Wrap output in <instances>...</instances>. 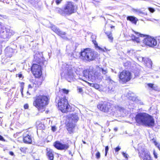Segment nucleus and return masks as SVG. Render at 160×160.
<instances>
[{
	"mask_svg": "<svg viewBox=\"0 0 160 160\" xmlns=\"http://www.w3.org/2000/svg\"><path fill=\"white\" fill-rule=\"evenodd\" d=\"M69 154H72V152H71V151H69Z\"/></svg>",
	"mask_w": 160,
	"mask_h": 160,
	"instance_id": "obj_57",
	"label": "nucleus"
},
{
	"mask_svg": "<svg viewBox=\"0 0 160 160\" xmlns=\"http://www.w3.org/2000/svg\"><path fill=\"white\" fill-rule=\"evenodd\" d=\"M41 64L34 63L32 67V72L36 77H39L42 75Z\"/></svg>",
	"mask_w": 160,
	"mask_h": 160,
	"instance_id": "obj_11",
	"label": "nucleus"
},
{
	"mask_svg": "<svg viewBox=\"0 0 160 160\" xmlns=\"http://www.w3.org/2000/svg\"><path fill=\"white\" fill-rule=\"evenodd\" d=\"M58 107L61 111L64 113L69 111L70 105L65 97L61 98L58 103Z\"/></svg>",
	"mask_w": 160,
	"mask_h": 160,
	"instance_id": "obj_8",
	"label": "nucleus"
},
{
	"mask_svg": "<svg viewBox=\"0 0 160 160\" xmlns=\"http://www.w3.org/2000/svg\"><path fill=\"white\" fill-rule=\"evenodd\" d=\"M92 42H93L95 47L97 48L99 50L103 51L104 52H105V51L106 50V48H102L98 46V43L96 41L93 40Z\"/></svg>",
	"mask_w": 160,
	"mask_h": 160,
	"instance_id": "obj_27",
	"label": "nucleus"
},
{
	"mask_svg": "<svg viewBox=\"0 0 160 160\" xmlns=\"http://www.w3.org/2000/svg\"><path fill=\"white\" fill-rule=\"evenodd\" d=\"M133 51L132 50H128L127 51V53L131 56L132 55Z\"/></svg>",
	"mask_w": 160,
	"mask_h": 160,
	"instance_id": "obj_36",
	"label": "nucleus"
},
{
	"mask_svg": "<svg viewBox=\"0 0 160 160\" xmlns=\"http://www.w3.org/2000/svg\"><path fill=\"white\" fill-rule=\"evenodd\" d=\"M56 11L62 16L70 15L75 12V6L72 2H68L63 8H57Z\"/></svg>",
	"mask_w": 160,
	"mask_h": 160,
	"instance_id": "obj_3",
	"label": "nucleus"
},
{
	"mask_svg": "<svg viewBox=\"0 0 160 160\" xmlns=\"http://www.w3.org/2000/svg\"><path fill=\"white\" fill-rule=\"evenodd\" d=\"M108 39L111 41V42H112V41L113 40V37L112 36V34L111 35H109V36H108Z\"/></svg>",
	"mask_w": 160,
	"mask_h": 160,
	"instance_id": "obj_37",
	"label": "nucleus"
},
{
	"mask_svg": "<svg viewBox=\"0 0 160 160\" xmlns=\"http://www.w3.org/2000/svg\"><path fill=\"white\" fill-rule=\"evenodd\" d=\"M122 154L123 156L125 158H128L127 155L125 153L122 152Z\"/></svg>",
	"mask_w": 160,
	"mask_h": 160,
	"instance_id": "obj_47",
	"label": "nucleus"
},
{
	"mask_svg": "<svg viewBox=\"0 0 160 160\" xmlns=\"http://www.w3.org/2000/svg\"><path fill=\"white\" fill-rule=\"evenodd\" d=\"M62 0H53L52 2V4L54 2V1H55L57 5H58L61 3Z\"/></svg>",
	"mask_w": 160,
	"mask_h": 160,
	"instance_id": "obj_34",
	"label": "nucleus"
},
{
	"mask_svg": "<svg viewBox=\"0 0 160 160\" xmlns=\"http://www.w3.org/2000/svg\"><path fill=\"white\" fill-rule=\"evenodd\" d=\"M32 86V83L31 84H29L28 85V90H30V89H32V88H33Z\"/></svg>",
	"mask_w": 160,
	"mask_h": 160,
	"instance_id": "obj_43",
	"label": "nucleus"
},
{
	"mask_svg": "<svg viewBox=\"0 0 160 160\" xmlns=\"http://www.w3.org/2000/svg\"><path fill=\"white\" fill-rule=\"evenodd\" d=\"M156 145L157 146L158 148L159 149V150H160V145H158V144L157 145V144H156Z\"/></svg>",
	"mask_w": 160,
	"mask_h": 160,
	"instance_id": "obj_54",
	"label": "nucleus"
},
{
	"mask_svg": "<svg viewBox=\"0 0 160 160\" xmlns=\"http://www.w3.org/2000/svg\"><path fill=\"white\" fill-rule=\"evenodd\" d=\"M23 141L26 143H31L32 142V137L28 131L23 134Z\"/></svg>",
	"mask_w": 160,
	"mask_h": 160,
	"instance_id": "obj_16",
	"label": "nucleus"
},
{
	"mask_svg": "<svg viewBox=\"0 0 160 160\" xmlns=\"http://www.w3.org/2000/svg\"><path fill=\"white\" fill-rule=\"evenodd\" d=\"M0 30V37L4 39L10 38L14 33V32L12 30L4 27H2Z\"/></svg>",
	"mask_w": 160,
	"mask_h": 160,
	"instance_id": "obj_9",
	"label": "nucleus"
},
{
	"mask_svg": "<svg viewBox=\"0 0 160 160\" xmlns=\"http://www.w3.org/2000/svg\"><path fill=\"white\" fill-rule=\"evenodd\" d=\"M65 78L70 82V80L73 79L74 73L72 71V68L70 65H66L64 71Z\"/></svg>",
	"mask_w": 160,
	"mask_h": 160,
	"instance_id": "obj_10",
	"label": "nucleus"
},
{
	"mask_svg": "<svg viewBox=\"0 0 160 160\" xmlns=\"http://www.w3.org/2000/svg\"><path fill=\"white\" fill-rule=\"evenodd\" d=\"M61 91H62V92L64 93L65 94H68V92H69V91L67 90H66L65 89H62V90H61Z\"/></svg>",
	"mask_w": 160,
	"mask_h": 160,
	"instance_id": "obj_39",
	"label": "nucleus"
},
{
	"mask_svg": "<svg viewBox=\"0 0 160 160\" xmlns=\"http://www.w3.org/2000/svg\"><path fill=\"white\" fill-rule=\"evenodd\" d=\"M129 97H128V98L129 99L131 100L132 101H135L137 99V98L134 96L133 94H132V95H131V96H129Z\"/></svg>",
	"mask_w": 160,
	"mask_h": 160,
	"instance_id": "obj_31",
	"label": "nucleus"
},
{
	"mask_svg": "<svg viewBox=\"0 0 160 160\" xmlns=\"http://www.w3.org/2000/svg\"><path fill=\"white\" fill-rule=\"evenodd\" d=\"M126 64H127L126 63H124V65L126 66Z\"/></svg>",
	"mask_w": 160,
	"mask_h": 160,
	"instance_id": "obj_60",
	"label": "nucleus"
},
{
	"mask_svg": "<svg viewBox=\"0 0 160 160\" xmlns=\"http://www.w3.org/2000/svg\"><path fill=\"white\" fill-rule=\"evenodd\" d=\"M17 77H18L20 79L21 78H23V76L22 74L21 73V72L19 73L18 74H17L16 75Z\"/></svg>",
	"mask_w": 160,
	"mask_h": 160,
	"instance_id": "obj_40",
	"label": "nucleus"
},
{
	"mask_svg": "<svg viewBox=\"0 0 160 160\" xmlns=\"http://www.w3.org/2000/svg\"><path fill=\"white\" fill-rule=\"evenodd\" d=\"M135 118L138 123L142 125L151 127L154 125L153 117L147 113H139L136 115Z\"/></svg>",
	"mask_w": 160,
	"mask_h": 160,
	"instance_id": "obj_1",
	"label": "nucleus"
},
{
	"mask_svg": "<svg viewBox=\"0 0 160 160\" xmlns=\"http://www.w3.org/2000/svg\"><path fill=\"white\" fill-rule=\"evenodd\" d=\"M75 1H77L78 0H75Z\"/></svg>",
	"mask_w": 160,
	"mask_h": 160,
	"instance_id": "obj_61",
	"label": "nucleus"
},
{
	"mask_svg": "<svg viewBox=\"0 0 160 160\" xmlns=\"http://www.w3.org/2000/svg\"><path fill=\"white\" fill-rule=\"evenodd\" d=\"M5 51L6 56L10 58L12 56L13 50L12 48H6Z\"/></svg>",
	"mask_w": 160,
	"mask_h": 160,
	"instance_id": "obj_25",
	"label": "nucleus"
},
{
	"mask_svg": "<svg viewBox=\"0 0 160 160\" xmlns=\"http://www.w3.org/2000/svg\"><path fill=\"white\" fill-rule=\"evenodd\" d=\"M142 61H143L146 64V66L149 67H152V62L150 59L148 58H142Z\"/></svg>",
	"mask_w": 160,
	"mask_h": 160,
	"instance_id": "obj_24",
	"label": "nucleus"
},
{
	"mask_svg": "<svg viewBox=\"0 0 160 160\" xmlns=\"http://www.w3.org/2000/svg\"><path fill=\"white\" fill-rule=\"evenodd\" d=\"M32 86L33 87V88H34V87L36 88L37 87V86L35 83H32Z\"/></svg>",
	"mask_w": 160,
	"mask_h": 160,
	"instance_id": "obj_53",
	"label": "nucleus"
},
{
	"mask_svg": "<svg viewBox=\"0 0 160 160\" xmlns=\"http://www.w3.org/2000/svg\"><path fill=\"white\" fill-rule=\"evenodd\" d=\"M54 146L57 149L61 150H66L69 148L68 144H63L58 141L54 143Z\"/></svg>",
	"mask_w": 160,
	"mask_h": 160,
	"instance_id": "obj_15",
	"label": "nucleus"
},
{
	"mask_svg": "<svg viewBox=\"0 0 160 160\" xmlns=\"http://www.w3.org/2000/svg\"><path fill=\"white\" fill-rule=\"evenodd\" d=\"M69 121L74 122H76L78 119V117L76 113L71 114L69 117Z\"/></svg>",
	"mask_w": 160,
	"mask_h": 160,
	"instance_id": "obj_23",
	"label": "nucleus"
},
{
	"mask_svg": "<svg viewBox=\"0 0 160 160\" xmlns=\"http://www.w3.org/2000/svg\"><path fill=\"white\" fill-rule=\"evenodd\" d=\"M0 140L2 141H5V140L4 139V138L3 137L0 135Z\"/></svg>",
	"mask_w": 160,
	"mask_h": 160,
	"instance_id": "obj_48",
	"label": "nucleus"
},
{
	"mask_svg": "<svg viewBox=\"0 0 160 160\" xmlns=\"http://www.w3.org/2000/svg\"><path fill=\"white\" fill-rule=\"evenodd\" d=\"M83 142L84 143H86V142H85L83 141Z\"/></svg>",
	"mask_w": 160,
	"mask_h": 160,
	"instance_id": "obj_59",
	"label": "nucleus"
},
{
	"mask_svg": "<svg viewBox=\"0 0 160 160\" xmlns=\"http://www.w3.org/2000/svg\"><path fill=\"white\" fill-rule=\"evenodd\" d=\"M114 107L115 108V112L119 111L123 116L128 113V111L121 106L116 105L114 106Z\"/></svg>",
	"mask_w": 160,
	"mask_h": 160,
	"instance_id": "obj_18",
	"label": "nucleus"
},
{
	"mask_svg": "<svg viewBox=\"0 0 160 160\" xmlns=\"http://www.w3.org/2000/svg\"><path fill=\"white\" fill-rule=\"evenodd\" d=\"M120 81L123 82H126L131 79V73L127 71H123L119 75Z\"/></svg>",
	"mask_w": 160,
	"mask_h": 160,
	"instance_id": "obj_13",
	"label": "nucleus"
},
{
	"mask_svg": "<svg viewBox=\"0 0 160 160\" xmlns=\"http://www.w3.org/2000/svg\"><path fill=\"white\" fill-rule=\"evenodd\" d=\"M139 157L142 158L143 160H152L150 156V152L146 150L144 148L138 150Z\"/></svg>",
	"mask_w": 160,
	"mask_h": 160,
	"instance_id": "obj_12",
	"label": "nucleus"
},
{
	"mask_svg": "<svg viewBox=\"0 0 160 160\" xmlns=\"http://www.w3.org/2000/svg\"><path fill=\"white\" fill-rule=\"evenodd\" d=\"M91 73L92 72H88L87 70H84L83 72V79H82L86 82L84 79H88V80L92 82L97 79L100 80L102 79V77L100 73L96 72L93 75L91 74Z\"/></svg>",
	"mask_w": 160,
	"mask_h": 160,
	"instance_id": "obj_7",
	"label": "nucleus"
},
{
	"mask_svg": "<svg viewBox=\"0 0 160 160\" xmlns=\"http://www.w3.org/2000/svg\"><path fill=\"white\" fill-rule=\"evenodd\" d=\"M148 85L149 87L151 88H152L153 86V84H151V83L148 84Z\"/></svg>",
	"mask_w": 160,
	"mask_h": 160,
	"instance_id": "obj_52",
	"label": "nucleus"
},
{
	"mask_svg": "<svg viewBox=\"0 0 160 160\" xmlns=\"http://www.w3.org/2000/svg\"><path fill=\"white\" fill-rule=\"evenodd\" d=\"M52 29L57 34L59 35L62 36V35H64L66 34L65 32H62L60 31L59 29L55 25L52 26L51 27Z\"/></svg>",
	"mask_w": 160,
	"mask_h": 160,
	"instance_id": "obj_21",
	"label": "nucleus"
},
{
	"mask_svg": "<svg viewBox=\"0 0 160 160\" xmlns=\"http://www.w3.org/2000/svg\"><path fill=\"white\" fill-rule=\"evenodd\" d=\"M127 20L131 22L132 23L136 24L138 19L135 17L132 16H129L127 17Z\"/></svg>",
	"mask_w": 160,
	"mask_h": 160,
	"instance_id": "obj_26",
	"label": "nucleus"
},
{
	"mask_svg": "<svg viewBox=\"0 0 160 160\" xmlns=\"http://www.w3.org/2000/svg\"><path fill=\"white\" fill-rule=\"evenodd\" d=\"M130 36L131 37L133 41H135L137 42H140V39L138 37H137L133 34H131Z\"/></svg>",
	"mask_w": 160,
	"mask_h": 160,
	"instance_id": "obj_28",
	"label": "nucleus"
},
{
	"mask_svg": "<svg viewBox=\"0 0 160 160\" xmlns=\"http://www.w3.org/2000/svg\"><path fill=\"white\" fill-rule=\"evenodd\" d=\"M47 155L50 160H53L54 155L52 150L49 148L46 149Z\"/></svg>",
	"mask_w": 160,
	"mask_h": 160,
	"instance_id": "obj_22",
	"label": "nucleus"
},
{
	"mask_svg": "<svg viewBox=\"0 0 160 160\" xmlns=\"http://www.w3.org/2000/svg\"><path fill=\"white\" fill-rule=\"evenodd\" d=\"M132 11L134 12L139 15L143 13V12L140 9H133Z\"/></svg>",
	"mask_w": 160,
	"mask_h": 160,
	"instance_id": "obj_30",
	"label": "nucleus"
},
{
	"mask_svg": "<svg viewBox=\"0 0 160 160\" xmlns=\"http://www.w3.org/2000/svg\"><path fill=\"white\" fill-rule=\"evenodd\" d=\"M75 122L69 121V122L67 124V129L70 133L71 134L73 132V130L75 127Z\"/></svg>",
	"mask_w": 160,
	"mask_h": 160,
	"instance_id": "obj_19",
	"label": "nucleus"
},
{
	"mask_svg": "<svg viewBox=\"0 0 160 160\" xmlns=\"http://www.w3.org/2000/svg\"><path fill=\"white\" fill-rule=\"evenodd\" d=\"M80 58L87 61L94 60L96 57V53L90 48H86L82 51L79 53Z\"/></svg>",
	"mask_w": 160,
	"mask_h": 160,
	"instance_id": "obj_4",
	"label": "nucleus"
},
{
	"mask_svg": "<svg viewBox=\"0 0 160 160\" xmlns=\"http://www.w3.org/2000/svg\"><path fill=\"white\" fill-rule=\"evenodd\" d=\"M90 86L93 87L96 89H98L99 88V85L97 84L91 83Z\"/></svg>",
	"mask_w": 160,
	"mask_h": 160,
	"instance_id": "obj_32",
	"label": "nucleus"
},
{
	"mask_svg": "<svg viewBox=\"0 0 160 160\" xmlns=\"http://www.w3.org/2000/svg\"><path fill=\"white\" fill-rule=\"evenodd\" d=\"M98 109L101 111L108 114L114 115L115 113V108L110 102L104 101L102 102L98 105Z\"/></svg>",
	"mask_w": 160,
	"mask_h": 160,
	"instance_id": "obj_5",
	"label": "nucleus"
},
{
	"mask_svg": "<svg viewBox=\"0 0 160 160\" xmlns=\"http://www.w3.org/2000/svg\"><path fill=\"white\" fill-rule=\"evenodd\" d=\"M9 154L10 155L12 156H14V153L12 151H10L9 152Z\"/></svg>",
	"mask_w": 160,
	"mask_h": 160,
	"instance_id": "obj_51",
	"label": "nucleus"
},
{
	"mask_svg": "<svg viewBox=\"0 0 160 160\" xmlns=\"http://www.w3.org/2000/svg\"><path fill=\"white\" fill-rule=\"evenodd\" d=\"M95 156L97 159H99L100 158L101 156L100 152L98 151L96 154Z\"/></svg>",
	"mask_w": 160,
	"mask_h": 160,
	"instance_id": "obj_33",
	"label": "nucleus"
},
{
	"mask_svg": "<svg viewBox=\"0 0 160 160\" xmlns=\"http://www.w3.org/2000/svg\"><path fill=\"white\" fill-rule=\"evenodd\" d=\"M121 149V148L119 147L118 146V147H116L115 149V151L116 152H118Z\"/></svg>",
	"mask_w": 160,
	"mask_h": 160,
	"instance_id": "obj_45",
	"label": "nucleus"
},
{
	"mask_svg": "<svg viewBox=\"0 0 160 160\" xmlns=\"http://www.w3.org/2000/svg\"><path fill=\"white\" fill-rule=\"evenodd\" d=\"M34 62L38 64L41 63L43 59V55L42 52H37L34 56Z\"/></svg>",
	"mask_w": 160,
	"mask_h": 160,
	"instance_id": "obj_17",
	"label": "nucleus"
},
{
	"mask_svg": "<svg viewBox=\"0 0 160 160\" xmlns=\"http://www.w3.org/2000/svg\"><path fill=\"white\" fill-rule=\"evenodd\" d=\"M108 149H109L108 147V146H106L105 147V156H106L107 155L108 152Z\"/></svg>",
	"mask_w": 160,
	"mask_h": 160,
	"instance_id": "obj_35",
	"label": "nucleus"
},
{
	"mask_svg": "<svg viewBox=\"0 0 160 160\" xmlns=\"http://www.w3.org/2000/svg\"><path fill=\"white\" fill-rule=\"evenodd\" d=\"M149 10L150 11L152 12H153L154 11V9L152 8H149Z\"/></svg>",
	"mask_w": 160,
	"mask_h": 160,
	"instance_id": "obj_49",
	"label": "nucleus"
},
{
	"mask_svg": "<svg viewBox=\"0 0 160 160\" xmlns=\"http://www.w3.org/2000/svg\"><path fill=\"white\" fill-rule=\"evenodd\" d=\"M24 108L25 109H28L29 107V106H28V104H25L24 105Z\"/></svg>",
	"mask_w": 160,
	"mask_h": 160,
	"instance_id": "obj_50",
	"label": "nucleus"
},
{
	"mask_svg": "<svg viewBox=\"0 0 160 160\" xmlns=\"http://www.w3.org/2000/svg\"><path fill=\"white\" fill-rule=\"evenodd\" d=\"M118 128H115L114 129V131H115V132H117L118 131Z\"/></svg>",
	"mask_w": 160,
	"mask_h": 160,
	"instance_id": "obj_55",
	"label": "nucleus"
},
{
	"mask_svg": "<svg viewBox=\"0 0 160 160\" xmlns=\"http://www.w3.org/2000/svg\"><path fill=\"white\" fill-rule=\"evenodd\" d=\"M134 32L137 36H140L141 37H145L143 40V42L144 45L151 47L156 48L157 47L158 42L156 39L150 36H145L144 35L141 34L138 32L134 31Z\"/></svg>",
	"mask_w": 160,
	"mask_h": 160,
	"instance_id": "obj_6",
	"label": "nucleus"
},
{
	"mask_svg": "<svg viewBox=\"0 0 160 160\" xmlns=\"http://www.w3.org/2000/svg\"><path fill=\"white\" fill-rule=\"evenodd\" d=\"M111 28H114V26H111Z\"/></svg>",
	"mask_w": 160,
	"mask_h": 160,
	"instance_id": "obj_58",
	"label": "nucleus"
},
{
	"mask_svg": "<svg viewBox=\"0 0 160 160\" xmlns=\"http://www.w3.org/2000/svg\"><path fill=\"white\" fill-rule=\"evenodd\" d=\"M105 79L108 81L109 82V85L108 88V92L112 93H115L116 89L115 86L113 85V84L114 83V82L111 79L109 76H106Z\"/></svg>",
	"mask_w": 160,
	"mask_h": 160,
	"instance_id": "obj_14",
	"label": "nucleus"
},
{
	"mask_svg": "<svg viewBox=\"0 0 160 160\" xmlns=\"http://www.w3.org/2000/svg\"><path fill=\"white\" fill-rule=\"evenodd\" d=\"M105 33L107 35V36L108 37L109 35H111L112 33L111 31L110 32H105Z\"/></svg>",
	"mask_w": 160,
	"mask_h": 160,
	"instance_id": "obj_44",
	"label": "nucleus"
},
{
	"mask_svg": "<svg viewBox=\"0 0 160 160\" xmlns=\"http://www.w3.org/2000/svg\"><path fill=\"white\" fill-rule=\"evenodd\" d=\"M153 154L154 158H158L157 154L155 152V151L154 150H153Z\"/></svg>",
	"mask_w": 160,
	"mask_h": 160,
	"instance_id": "obj_42",
	"label": "nucleus"
},
{
	"mask_svg": "<svg viewBox=\"0 0 160 160\" xmlns=\"http://www.w3.org/2000/svg\"><path fill=\"white\" fill-rule=\"evenodd\" d=\"M23 88H22V90H21V94H22V97H24V95L23 93ZM29 91H30V90H28L27 91V92L26 95H25V96H24V97H25L27 98H29V96L31 94L29 92Z\"/></svg>",
	"mask_w": 160,
	"mask_h": 160,
	"instance_id": "obj_29",
	"label": "nucleus"
},
{
	"mask_svg": "<svg viewBox=\"0 0 160 160\" xmlns=\"http://www.w3.org/2000/svg\"><path fill=\"white\" fill-rule=\"evenodd\" d=\"M134 75L135 76H138L139 75V72L138 70H135L134 72Z\"/></svg>",
	"mask_w": 160,
	"mask_h": 160,
	"instance_id": "obj_38",
	"label": "nucleus"
},
{
	"mask_svg": "<svg viewBox=\"0 0 160 160\" xmlns=\"http://www.w3.org/2000/svg\"><path fill=\"white\" fill-rule=\"evenodd\" d=\"M48 103V99L47 97L44 95H39L35 97L33 105L39 111L42 112L45 111V106Z\"/></svg>",
	"mask_w": 160,
	"mask_h": 160,
	"instance_id": "obj_2",
	"label": "nucleus"
},
{
	"mask_svg": "<svg viewBox=\"0 0 160 160\" xmlns=\"http://www.w3.org/2000/svg\"><path fill=\"white\" fill-rule=\"evenodd\" d=\"M3 18H7V17L6 16H3Z\"/></svg>",
	"mask_w": 160,
	"mask_h": 160,
	"instance_id": "obj_56",
	"label": "nucleus"
},
{
	"mask_svg": "<svg viewBox=\"0 0 160 160\" xmlns=\"http://www.w3.org/2000/svg\"><path fill=\"white\" fill-rule=\"evenodd\" d=\"M97 71L96 72H98L99 73H100L102 75H103L107 76L106 74L108 73V69L105 67L102 68L98 66L97 67ZM102 77H103V76ZM102 78H103L102 79Z\"/></svg>",
	"mask_w": 160,
	"mask_h": 160,
	"instance_id": "obj_20",
	"label": "nucleus"
},
{
	"mask_svg": "<svg viewBox=\"0 0 160 160\" xmlns=\"http://www.w3.org/2000/svg\"><path fill=\"white\" fill-rule=\"evenodd\" d=\"M77 90L78 92L80 93L82 92L83 91L82 88L80 87H78Z\"/></svg>",
	"mask_w": 160,
	"mask_h": 160,
	"instance_id": "obj_41",
	"label": "nucleus"
},
{
	"mask_svg": "<svg viewBox=\"0 0 160 160\" xmlns=\"http://www.w3.org/2000/svg\"><path fill=\"white\" fill-rule=\"evenodd\" d=\"M52 130L53 132H55L56 130V128L55 126H53L52 127Z\"/></svg>",
	"mask_w": 160,
	"mask_h": 160,
	"instance_id": "obj_46",
	"label": "nucleus"
}]
</instances>
